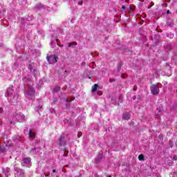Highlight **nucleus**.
I'll use <instances>...</instances> for the list:
<instances>
[{
	"instance_id": "nucleus-1",
	"label": "nucleus",
	"mask_w": 177,
	"mask_h": 177,
	"mask_svg": "<svg viewBox=\"0 0 177 177\" xmlns=\"http://www.w3.org/2000/svg\"><path fill=\"white\" fill-rule=\"evenodd\" d=\"M35 95V90H34V88H30V90L26 91L25 92L26 97H27L28 99H35V95Z\"/></svg>"
},
{
	"instance_id": "nucleus-2",
	"label": "nucleus",
	"mask_w": 177,
	"mask_h": 177,
	"mask_svg": "<svg viewBox=\"0 0 177 177\" xmlns=\"http://www.w3.org/2000/svg\"><path fill=\"white\" fill-rule=\"evenodd\" d=\"M150 91L152 95H158V93H160V88H158V84H152L150 86Z\"/></svg>"
},
{
	"instance_id": "nucleus-3",
	"label": "nucleus",
	"mask_w": 177,
	"mask_h": 177,
	"mask_svg": "<svg viewBox=\"0 0 177 177\" xmlns=\"http://www.w3.org/2000/svg\"><path fill=\"white\" fill-rule=\"evenodd\" d=\"M47 61L49 64H55V63H57V60H59V57L56 55H51L50 57H46Z\"/></svg>"
},
{
	"instance_id": "nucleus-4",
	"label": "nucleus",
	"mask_w": 177,
	"mask_h": 177,
	"mask_svg": "<svg viewBox=\"0 0 177 177\" xmlns=\"http://www.w3.org/2000/svg\"><path fill=\"white\" fill-rule=\"evenodd\" d=\"M15 118L19 121V122H24V121H26V116L21 113H16Z\"/></svg>"
},
{
	"instance_id": "nucleus-5",
	"label": "nucleus",
	"mask_w": 177,
	"mask_h": 177,
	"mask_svg": "<svg viewBox=\"0 0 177 177\" xmlns=\"http://www.w3.org/2000/svg\"><path fill=\"white\" fill-rule=\"evenodd\" d=\"M22 162H21V165H23V167H26V165H29L30 162H31V158H24L22 160Z\"/></svg>"
},
{
	"instance_id": "nucleus-6",
	"label": "nucleus",
	"mask_w": 177,
	"mask_h": 177,
	"mask_svg": "<svg viewBox=\"0 0 177 177\" xmlns=\"http://www.w3.org/2000/svg\"><path fill=\"white\" fill-rule=\"evenodd\" d=\"M57 143L60 147H62V146H66V141H64V137L63 136L59 138Z\"/></svg>"
},
{
	"instance_id": "nucleus-7",
	"label": "nucleus",
	"mask_w": 177,
	"mask_h": 177,
	"mask_svg": "<svg viewBox=\"0 0 177 177\" xmlns=\"http://www.w3.org/2000/svg\"><path fill=\"white\" fill-rule=\"evenodd\" d=\"M13 95V89L12 88H8L7 90V96L9 97Z\"/></svg>"
},
{
	"instance_id": "nucleus-8",
	"label": "nucleus",
	"mask_w": 177,
	"mask_h": 177,
	"mask_svg": "<svg viewBox=\"0 0 177 177\" xmlns=\"http://www.w3.org/2000/svg\"><path fill=\"white\" fill-rule=\"evenodd\" d=\"M123 120H128L131 118V115L128 113H125L122 116Z\"/></svg>"
},
{
	"instance_id": "nucleus-9",
	"label": "nucleus",
	"mask_w": 177,
	"mask_h": 177,
	"mask_svg": "<svg viewBox=\"0 0 177 177\" xmlns=\"http://www.w3.org/2000/svg\"><path fill=\"white\" fill-rule=\"evenodd\" d=\"M68 48H75L77 46V42H71V43H68Z\"/></svg>"
},
{
	"instance_id": "nucleus-10",
	"label": "nucleus",
	"mask_w": 177,
	"mask_h": 177,
	"mask_svg": "<svg viewBox=\"0 0 177 177\" xmlns=\"http://www.w3.org/2000/svg\"><path fill=\"white\" fill-rule=\"evenodd\" d=\"M29 138L30 139H34L35 138V134L32 132V130L29 131Z\"/></svg>"
},
{
	"instance_id": "nucleus-11",
	"label": "nucleus",
	"mask_w": 177,
	"mask_h": 177,
	"mask_svg": "<svg viewBox=\"0 0 177 177\" xmlns=\"http://www.w3.org/2000/svg\"><path fill=\"white\" fill-rule=\"evenodd\" d=\"M17 99H19V94H15L14 95L13 100L11 101L12 103H15V102H17Z\"/></svg>"
},
{
	"instance_id": "nucleus-12",
	"label": "nucleus",
	"mask_w": 177,
	"mask_h": 177,
	"mask_svg": "<svg viewBox=\"0 0 177 177\" xmlns=\"http://www.w3.org/2000/svg\"><path fill=\"white\" fill-rule=\"evenodd\" d=\"M98 86H99L97 84H94L93 86L92 87V92H96V91H97Z\"/></svg>"
},
{
	"instance_id": "nucleus-13",
	"label": "nucleus",
	"mask_w": 177,
	"mask_h": 177,
	"mask_svg": "<svg viewBox=\"0 0 177 177\" xmlns=\"http://www.w3.org/2000/svg\"><path fill=\"white\" fill-rule=\"evenodd\" d=\"M59 91H60V86H56L53 89V92L55 93L59 92Z\"/></svg>"
},
{
	"instance_id": "nucleus-14",
	"label": "nucleus",
	"mask_w": 177,
	"mask_h": 177,
	"mask_svg": "<svg viewBox=\"0 0 177 177\" xmlns=\"http://www.w3.org/2000/svg\"><path fill=\"white\" fill-rule=\"evenodd\" d=\"M143 158H145V156H143V154H140L138 156V160H143Z\"/></svg>"
},
{
	"instance_id": "nucleus-15",
	"label": "nucleus",
	"mask_w": 177,
	"mask_h": 177,
	"mask_svg": "<svg viewBox=\"0 0 177 177\" xmlns=\"http://www.w3.org/2000/svg\"><path fill=\"white\" fill-rule=\"evenodd\" d=\"M102 157H103V155H102V153L98 154V160H102Z\"/></svg>"
},
{
	"instance_id": "nucleus-16",
	"label": "nucleus",
	"mask_w": 177,
	"mask_h": 177,
	"mask_svg": "<svg viewBox=\"0 0 177 177\" xmlns=\"http://www.w3.org/2000/svg\"><path fill=\"white\" fill-rule=\"evenodd\" d=\"M174 160L175 161H176V160H177V156H174Z\"/></svg>"
},
{
	"instance_id": "nucleus-17",
	"label": "nucleus",
	"mask_w": 177,
	"mask_h": 177,
	"mask_svg": "<svg viewBox=\"0 0 177 177\" xmlns=\"http://www.w3.org/2000/svg\"><path fill=\"white\" fill-rule=\"evenodd\" d=\"M3 112V109L2 108H0V113Z\"/></svg>"
},
{
	"instance_id": "nucleus-18",
	"label": "nucleus",
	"mask_w": 177,
	"mask_h": 177,
	"mask_svg": "<svg viewBox=\"0 0 177 177\" xmlns=\"http://www.w3.org/2000/svg\"><path fill=\"white\" fill-rule=\"evenodd\" d=\"M170 38H174V34H170Z\"/></svg>"
},
{
	"instance_id": "nucleus-19",
	"label": "nucleus",
	"mask_w": 177,
	"mask_h": 177,
	"mask_svg": "<svg viewBox=\"0 0 177 177\" xmlns=\"http://www.w3.org/2000/svg\"><path fill=\"white\" fill-rule=\"evenodd\" d=\"M78 5H82V1H79Z\"/></svg>"
},
{
	"instance_id": "nucleus-20",
	"label": "nucleus",
	"mask_w": 177,
	"mask_h": 177,
	"mask_svg": "<svg viewBox=\"0 0 177 177\" xmlns=\"http://www.w3.org/2000/svg\"><path fill=\"white\" fill-rule=\"evenodd\" d=\"M122 9H123V10L125 9V6H122Z\"/></svg>"
},
{
	"instance_id": "nucleus-21",
	"label": "nucleus",
	"mask_w": 177,
	"mask_h": 177,
	"mask_svg": "<svg viewBox=\"0 0 177 177\" xmlns=\"http://www.w3.org/2000/svg\"><path fill=\"white\" fill-rule=\"evenodd\" d=\"M41 109H42V106H39L38 109L41 110Z\"/></svg>"
},
{
	"instance_id": "nucleus-22",
	"label": "nucleus",
	"mask_w": 177,
	"mask_h": 177,
	"mask_svg": "<svg viewBox=\"0 0 177 177\" xmlns=\"http://www.w3.org/2000/svg\"><path fill=\"white\" fill-rule=\"evenodd\" d=\"M55 172H56V170H55V169H53V173L55 174Z\"/></svg>"
},
{
	"instance_id": "nucleus-23",
	"label": "nucleus",
	"mask_w": 177,
	"mask_h": 177,
	"mask_svg": "<svg viewBox=\"0 0 177 177\" xmlns=\"http://www.w3.org/2000/svg\"><path fill=\"white\" fill-rule=\"evenodd\" d=\"M96 162H99V160L97 159L95 160Z\"/></svg>"
},
{
	"instance_id": "nucleus-24",
	"label": "nucleus",
	"mask_w": 177,
	"mask_h": 177,
	"mask_svg": "<svg viewBox=\"0 0 177 177\" xmlns=\"http://www.w3.org/2000/svg\"><path fill=\"white\" fill-rule=\"evenodd\" d=\"M167 14L169 13V10H167Z\"/></svg>"
},
{
	"instance_id": "nucleus-25",
	"label": "nucleus",
	"mask_w": 177,
	"mask_h": 177,
	"mask_svg": "<svg viewBox=\"0 0 177 177\" xmlns=\"http://www.w3.org/2000/svg\"><path fill=\"white\" fill-rule=\"evenodd\" d=\"M66 102H68V99H66Z\"/></svg>"
},
{
	"instance_id": "nucleus-26",
	"label": "nucleus",
	"mask_w": 177,
	"mask_h": 177,
	"mask_svg": "<svg viewBox=\"0 0 177 177\" xmlns=\"http://www.w3.org/2000/svg\"><path fill=\"white\" fill-rule=\"evenodd\" d=\"M108 177H111V176H108Z\"/></svg>"
}]
</instances>
